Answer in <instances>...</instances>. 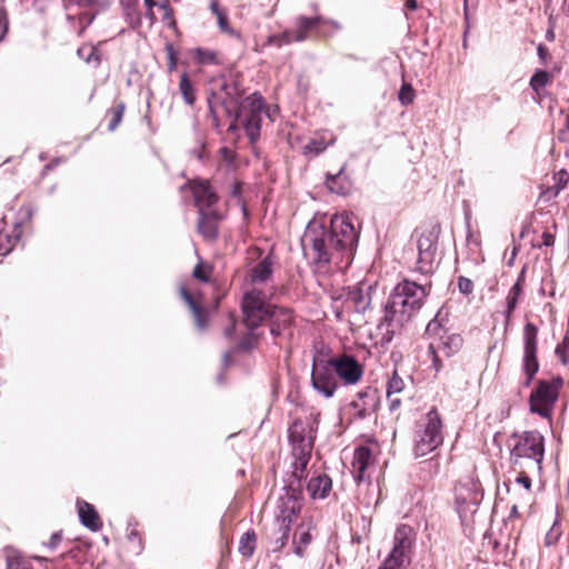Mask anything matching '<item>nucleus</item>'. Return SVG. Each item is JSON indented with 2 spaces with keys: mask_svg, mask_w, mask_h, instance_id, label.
<instances>
[{
  "mask_svg": "<svg viewBox=\"0 0 569 569\" xmlns=\"http://www.w3.org/2000/svg\"><path fill=\"white\" fill-rule=\"evenodd\" d=\"M358 238L349 217L337 214L331 218L329 229L317 221L310 222L301 238V246L313 271L327 276L350 266Z\"/></svg>",
  "mask_w": 569,
  "mask_h": 569,
  "instance_id": "1",
  "label": "nucleus"
},
{
  "mask_svg": "<svg viewBox=\"0 0 569 569\" xmlns=\"http://www.w3.org/2000/svg\"><path fill=\"white\" fill-rule=\"evenodd\" d=\"M427 296L426 286L409 280L398 283L385 307L380 326L388 328L403 326L421 309Z\"/></svg>",
  "mask_w": 569,
  "mask_h": 569,
  "instance_id": "2",
  "label": "nucleus"
},
{
  "mask_svg": "<svg viewBox=\"0 0 569 569\" xmlns=\"http://www.w3.org/2000/svg\"><path fill=\"white\" fill-rule=\"evenodd\" d=\"M318 421L305 422L300 419L293 421L289 428V441L292 447L293 473L301 478L310 460L313 448Z\"/></svg>",
  "mask_w": 569,
  "mask_h": 569,
  "instance_id": "3",
  "label": "nucleus"
},
{
  "mask_svg": "<svg viewBox=\"0 0 569 569\" xmlns=\"http://www.w3.org/2000/svg\"><path fill=\"white\" fill-rule=\"evenodd\" d=\"M443 441L442 422L436 409L422 417L416 428L413 451L416 457H425Z\"/></svg>",
  "mask_w": 569,
  "mask_h": 569,
  "instance_id": "4",
  "label": "nucleus"
},
{
  "mask_svg": "<svg viewBox=\"0 0 569 569\" xmlns=\"http://www.w3.org/2000/svg\"><path fill=\"white\" fill-rule=\"evenodd\" d=\"M545 456L543 437L538 431H527L517 438L510 459L515 466L541 469Z\"/></svg>",
  "mask_w": 569,
  "mask_h": 569,
  "instance_id": "5",
  "label": "nucleus"
},
{
  "mask_svg": "<svg viewBox=\"0 0 569 569\" xmlns=\"http://www.w3.org/2000/svg\"><path fill=\"white\" fill-rule=\"evenodd\" d=\"M274 295V287L250 288L242 299L243 321L248 328L253 329L270 318L272 306L268 303Z\"/></svg>",
  "mask_w": 569,
  "mask_h": 569,
  "instance_id": "6",
  "label": "nucleus"
},
{
  "mask_svg": "<svg viewBox=\"0 0 569 569\" xmlns=\"http://www.w3.org/2000/svg\"><path fill=\"white\" fill-rule=\"evenodd\" d=\"M376 287L367 281L359 282L353 287H349L346 299L343 301L345 310H336V317L338 320H345V311L351 312L353 319L348 318L349 322L360 323L362 316L370 308L372 292Z\"/></svg>",
  "mask_w": 569,
  "mask_h": 569,
  "instance_id": "7",
  "label": "nucleus"
},
{
  "mask_svg": "<svg viewBox=\"0 0 569 569\" xmlns=\"http://www.w3.org/2000/svg\"><path fill=\"white\" fill-rule=\"evenodd\" d=\"M263 108L264 103L262 97L252 93L244 98L237 107L236 111H233L251 143L256 142L260 136Z\"/></svg>",
  "mask_w": 569,
  "mask_h": 569,
  "instance_id": "8",
  "label": "nucleus"
},
{
  "mask_svg": "<svg viewBox=\"0 0 569 569\" xmlns=\"http://www.w3.org/2000/svg\"><path fill=\"white\" fill-rule=\"evenodd\" d=\"M562 383L561 377L540 380L529 397L530 411L550 419Z\"/></svg>",
  "mask_w": 569,
  "mask_h": 569,
  "instance_id": "9",
  "label": "nucleus"
},
{
  "mask_svg": "<svg viewBox=\"0 0 569 569\" xmlns=\"http://www.w3.org/2000/svg\"><path fill=\"white\" fill-rule=\"evenodd\" d=\"M327 26L333 30H339L341 28V24L338 21L325 19L320 16L313 18L299 17L296 21L295 29L283 32L280 44L305 41L312 33L322 32V28Z\"/></svg>",
  "mask_w": 569,
  "mask_h": 569,
  "instance_id": "10",
  "label": "nucleus"
},
{
  "mask_svg": "<svg viewBox=\"0 0 569 569\" xmlns=\"http://www.w3.org/2000/svg\"><path fill=\"white\" fill-rule=\"evenodd\" d=\"M212 98L231 114L240 104L243 89L233 76H222L212 81Z\"/></svg>",
  "mask_w": 569,
  "mask_h": 569,
  "instance_id": "11",
  "label": "nucleus"
},
{
  "mask_svg": "<svg viewBox=\"0 0 569 569\" xmlns=\"http://www.w3.org/2000/svg\"><path fill=\"white\" fill-rule=\"evenodd\" d=\"M313 389L326 398H331L337 390V377L330 359L315 357L311 371Z\"/></svg>",
  "mask_w": 569,
  "mask_h": 569,
  "instance_id": "12",
  "label": "nucleus"
},
{
  "mask_svg": "<svg viewBox=\"0 0 569 569\" xmlns=\"http://www.w3.org/2000/svg\"><path fill=\"white\" fill-rule=\"evenodd\" d=\"M537 336L538 328L528 322L523 327V357H522V372L525 375L523 386L529 387L539 370V362L537 358Z\"/></svg>",
  "mask_w": 569,
  "mask_h": 569,
  "instance_id": "13",
  "label": "nucleus"
},
{
  "mask_svg": "<svg viewBox=\"0 0 569 569\" xmlns=\"http://www.w3.org/2000/svg\"><path fill=\"white\" fill-rule=\"evenodd\" d=\"M483 499V491L479 481L469 478L456 488V502L459 511L473 512Z\"/></svg>",
  "mask_w": 569,
  "mask_h": 569,
  "instance_id": "14",
  "label": "nucleus"
},
{
  "mask_svg": "<svg viewBox=\"0 0 569 569\" xmlns=\"http://www.w3.org/2000/svg\"><path fill=\"white\" fill-rule=\"evenodd\" d=\"M335 368L336 377H338L345 385L351 386L360 381L363 369L361 365L349 355H341L330 359Z\"/></svg>",
  "mask_w": 569,
  "mask_h": 569,
  "instance_id": "15",
  "label": "nucleus"
},
{
  "mask_svg": "<svg viewBox=\"0 0 569 569\" xmlns=\"http://www.w3.org/2000/svg\"><path fill=\"white\" fill-rule=\"evenodd\" d=\"M437 232L433 230L422 232L417 241L418 260L417 270L421 273H429L437 251Z\"/></svg>",
  "mask_w": 569,
  "mask_h": 569,
  "instance_id": "16",
  "label": "nucleus"
},
{
  "mask_svg": "<svg viewBox=\"0 0 569 569\" xmlns=\"http://www.w3.org/2000/svg\"><path fill=\"white\" fill-rule=\"evenodd\" d=\"M413 541L415 532L412 528L408 525L399 526L395 532L393 548L390 553L410 562V552Z\"/></svg>",
  "mask_w": 569,
  "mask_h": 569,
  "instance_id": "17",
  "label": "nucleus"
},
{
  "mask_svg": "<svg viewBox=\"0 0 569 569\" xmlns=\"http://www.w3.org/2000/svg\"><path fill=\"white\" fill-rule=\"evenodd\" d=\"M274 259L272 254L266 256L256 266H253L248 274L251 288H268V283L272 278Z\"/></svg>",
  "mask_w": 569,
  "mask_h": 569,
  "instance_id": "18",
  "label": "nucleus"
},
{
  "mask_svg": "<svg viewBox=\"0 0 569 569\" xmlns=\"http://www.w3.org/2000/svg\"><path fill=\"white\" fill-rule=\"evenodd\" d=\"M462 346V338L460 335L451 333L441 336L438 342L430 343V350L433 353V365L436 370L438 371L440 368V362L438 359V353H442L446 357H451Z\"/></svg>",
  "mask_w": 569,
  "mask_h": 569,
  "instance_id": "19",
  "label": "nucleus"
},
{
  "mask_svg": "<svg viewBox=\"0 0 569 569\" xmlns=\"http://www.w3.org/2000/svg\"><path fill=\"white\" fill-rule=\"evenodd\" d=\"M221 216L213 209L199 211L198 231L207 241L218 238V224Z\"/></svg>",
  "mask_w": 569,
  "mask_h": 569,
  "instance_id": "20",
  "label": "nucleus"
},
{
  "mask_svg": "<svg viewBox=\"0 0 569 569\" xmlns=\"http://www.w3.org/2000/svg\"><path fill=\"white\" fill-rule=\"evenodd\" d=\"M278 508L280 513L277 517V522L284 525L288 521V526H290L292 518L300 511L301 502L295 493L287 491L280 497Z\"/></svg>",
  "mask_w": 569,
  "mask_h": 569,
  "instance_id": "21",
  "label": "nucleus"
},
{
  "mask_svg": "<svg viewBox=\"0 0 569 569\" xmlns=\"http://www.w3.org/2000/svg\"><path fill=\"white\" fill-rule=\"evenodd\" d=\"M192 193L199 211L211 209L213 203L217 201L216 193L212 191L211 186L206 181L194 182L192 186Z\"/></svg>",
  "mask_w": 569,
  "mask_h": 569,
  "instance_id": "22",
  "label": "nucleus"
},
{
  "mask_svg": "<svg viewBox=\"0 0 569 569\" xmlns=\"http://www.w3.org/2000/svg\"><path fill=\"white\" fill-rule=\"evenodd\" d=\"M351 408L355 410L353 417L356 419H365L371 416L377 408L375 395L370 392H359L357 399L351 402Z\"/></svg>",
  "mask_w": 569,
  "mask_h": 569,
  "instance_id": "23",
  "label": "nucleus"
},
{
  "mask_svg": "<svg viewBox=\"0 0 569 569\" xmlns=\"http://www.w3.org/2000/svg\"><path fill=\"white\" fill-rule=\"evenodd\" d=\"M372 463L371 450L367 447H359L355 450L352 460L353 478L360 482L366 479V471Z\"/></svg>",
  "mask_w": 569,
  "mask_h": 569,
  "instance_id": "24",
  "label": "nucleus"
},
{
  "mask_svg": "<svg viewBox=\"0 0 569 569\" xmlns=\"http://www.w3.org/2000/svg\"><path fill=\"white\" fill-rule=\"evenodd\" d=\"M269 319L271 321L270 332L273 336H281L283 330L290 326L292 316L290 310L274 307Z\"/></svg>",
  "mask_w": 569,
  "mask_h": 569,
  "instance_id": "25",
  "label": "nucleus"
},
{
  "mask_svg": "<svg viewBox=\"0 0 569 569\" xmlns=\"http://www.w3.org/2000/svg\"><path fill=\"white\" fill-rule=\"evenodd\" d=\"M78 513L81 523L92 531L101 528V521L92 505L86 501H78Z\"/></svg>",
  "mask_w": 569,
  "mask_h": 569,
  "instance_id": "26",
  "label": "nucleus"
},
{
  "mask_svg": "<svg viewBox=\"0 0 569 569\" xmlns=\"http://www.w3.org/2000/svg\"><path fill=\"white\" fill-rule=\"evenodd\" d=\"M180 293L193 315L196 326L199 330H203L207 327L208 312L196 302L193 297L184 288L180 289Z\"/></svg>",
  "mask_w": 569,
  "mask_h": 569,
  "instance_id": "27",
  "label": "nucleus"
},
{
  "mask_svg": "<svg viewBox=\"0 0 569 569\" xmlns=\"http://www.w3.org/2000/svg\"><path fill=\"white\" fill-rule=\"evenodd\" d=\"M332 487L331 479L327 475L313 477L308 482L307 489L312 498H325L328 496Z\"/></svg>",
  "mask_w": 569,
  "mask_h": 569,
  "instance_id": "28",
  "label": "nucleus"
},
{
  "mask_svg": "<svg viewBox=\"0 0 569 569\" xmlns=\"http://www.w3.org/2000/svg\"><path fill=\"white\" fill-rule=\"evenodd\" d=\"M525 278V272L522 271L516 283L510 288L508 296L506 298L507 309L505 311L506 322L508 323L512 317V313L518 305L519 298L522 295V281Z\"/></svg>",
  "mask_w": 569,
  "mask_h": 569,
  "instance_id": "29",
  "label": "nucleus"
},
{
  "mask_svg": "<svg viewBox=\"0 0 569 569\" xmlns=\"http://www.w3.org/2000/svg\"><path fill=\"white\" fill-rule=\"evenodd\" d=\"M311 541H312V536L310 533V528L309 527L305 528L303 526H300L297 529V531L293 536V540H292L295 553L298 557H303L305 550L311 543Z\"/></svg>",
  "mask_w": 569,
  "mask_h": 569,
  "instance_id": "30",
  "label": "nucleus"
},
{
  "mask_svg": "<svg viewBox=\"0 0 569 569\" xmlns=\"http://www.w3.org/2000/svg\"><path fill=\"white\" fill-rule=\"evenodd\" d=\"M123 14L130 27L136 29L141 24V14L138 10V0H119Z\"/></svg>",
  "mask_w": 569,
  "mask_h": 569,
  "instance_id": "31",
  "label": "nucleus"
},
{
  "mask_svg": "<svg viewBox=\"0 0 569 569\" xmlns=\"http://www.w3.org/2000/svg\"><path fill=\"white\" fill-rule=\"evenodd\" d=\"M555 183L551 187H548L543 191V196L550 200L556 198L561 190H563L569 181V173L566 170H560L553 176Z\"/></svg>",
  "mask_w": 569,
  "mask_h": 569,
  "instance_id": "32",
  "label": "nucleus"
},
{
  "mask_svg": "<svg viewBox=\"0 0 569 569\" xmlns=\"http://www.w3.org/2000/svg\"><path fill=\"white\" fill-rule=\"evenodd\" d=\"M326 184L331 192L337 194H345L348 191V182L342 176V170L337 174H327Z\"/></svg>",
  "mask_w": 569,
  "mask_h": 569,
  "instance_id": "33",
  "label": "nucleus"
},
{
  "mask_svg": "<svg viewBox=\"0 0 569 569\" xmlns=\"http://www.w3.org/2000/svg\"><path fill=\"white\" fill-rule=\"evenodd\" d=\"M179 91L188 104L196 101V91L187 73H182L179 81Z\"/></svg>",
  "mask_w": 569,
  "mask_h": 569,
  "instance_id": "34",
  "label": "nucleus"
},
{
  "mask_svg": "<svg viewBox=\"0 0 569 569\" xmlns=\"http://www.w3.org/2000/svg\"><path fill=\"white\" fill-rule=\"evenodd\" d=\"M256 545V535L253 531H247L242 535L239 542V552L244 557H250L253 553Z\"/></svg>",
  "mask_w": 569,
  "mask_h": 569,
  "instance_id": "35",
  "label": "nucleus"
},
{
  "mask_svg": "<svg viewBox=\"0 0 569 569\" xmlns=\"http://www.w3.org/2000/svg\"><path fill=\"white\" fill-rule=\"evenodd\" d=\"M168 2L169 0H143L144 18L149 21L150 26H153L157 21L154 8L160 10Z\"/></svg>",
  "mask_w": 569,
  "mask_h": 569,
  "instance_id": "36",
  "label": "nucleus"
},
{
  "mask_svg": "<svg viewBox=\"0 0 569 569\" xmlns=\"http://www.w3.org/2000/svg\"><path fill=\"white\" fill-rule=\"evenodd\" d=\"M515 483L523 488V492L520 493L518 502H528L530 499L531 479L525 472H520L516 478Z\"/></svg>",
  "mask_w": 569,
  "mask_h": 569,
  "instance_id": "37",
  "label": "nucleus"
},
{
  "mask_svg": "<svg viewBox=\"0 0 569 569\" xmlns=\"http://www.w3.org/2000/svg\"><path fill=\"white\" fill-rule=\"evenodd\" d=\"M551 80V76L549 72L545 70H538L530 79V87L535 92H539L542 88H545Z\"/></svg>",
  "mask_w": 569,
  "mask_h": 569,
  "instance_id": "38",
  "label": "nucleus"
},
{
  "mask_svg": "<svg viewBox=\"0 0 569 569\" xmlns=\"http://www.w3.org/2000/svg\"><path fill=\"white\" fill-rule=\"evenodd\" d=\"M210 8L217 17L218 26H219L220 30L224 33H232L233 31H232L231 27L229 26L228 16L222 10L219 9L218 3L216 1L211 2Z\"/></svg>",
  "mask_w": 569,
  "mask_h": 569,
  "instance_id": "39",
  "label": "nucleus"
},
{
  "mask_svg": "<svg viewBox=\"0 0 569 569\" xmlns=\"http://www.w3.org/2000/svg\"><path fill=\"white\" fill-rule=\"evenodd\" d=\"M278 532L279 536L273 542V551H280L287 543L290 532V526H288V521L284 522V525L278 523Z\"/></svg>",
  "mask_w": 569,
  "mask_h": 569,
  "instance_id": "40",
  "label": "nucleus"
},
{
  "mask_svg": "<svg viewBox=\"0 0 569 569\" xmlns=\"http://www.w3.org/2000/svg\"><path fill=\"white\" fill-rule=\"evenodd\" d=\"M398 98L402 106H408L412 103L415 100V90L412 86L403 81Z\"/></svg>",
  "mask_w": 569,
  "mask_h": 569,
  "instance_id": "41",
  "label": "nucleus"
},
{
  "mask_svg": "<svg viewBox=\"0 0 569 569\" xmlns=\"http://www.w3.org/2000/svg\"><path fill=\"white\" fill-rule=\"evenodd\" d=\"M18 240V236H10L6 232L0 231V253H9Z\"/></svg>",
  "mask_w": 569,
  "mask_h": 569,
  "instance_id": "42",
  "label": "nucleus"
},
{
  "mask_svg": "<svg viewBox=\"0 0 569 569\" xmlns=\"http://www.w3.org/2000/svg\"><path fill=\"white\" fill-rule=\"evenodd\" d=\"M410 562L399 559L397 556L389 553L379 569H406Z\"/></svg>",
  "mask_w": 569,
  "mask_h": 569,
  "instance_id": "43",
  "label": "nucleus"
},
{
  "mask_svg": "<svg viewBox=\"0 0 569 569\" xmlns=\"http://www.w3.org/2000/svg\"><path fill=\"white\" fill-rule=\"evenodd\" d=\"M327 144L321 139H312L308 143L303 146V153L305 154H311V156H318L323 150H326Z\"/></svg>",
  "mask_w": 569,
  "mask_h": 569,
  "instance_id": "44",
  "label": "nucleus"
},
{
  "mask_svg": "<svg viewBox=\"0 0 569 569\" xmlns=\"http://www.w3.org/2000/svg\"><path fill=\"white\" fill-rule=\"evenodd\" d=\"M557 357L563 365H569V336L566 335L562 341L556 347Z\"/></svg>",
  "mask_w": 569,
  "mask_h": 569,
  "instance_id": "45",
  "label": "nucleus"
},
{
  "mask_svg": "<svg viewBox=\"0 0 569 569\" xmlns=\"http://www.w3.org/2000/svg\"><path fill=\"white\" fill-rule=\"evenodd\" d=\"M403 380L395 375L390 381L388 382V389H387V396L390 398L391 396H395L402 391L403 389Z\"/></svg>",
  "mask_w": 569,
  "mask_h": 569,
  "instance_id": "46",
  "label": "nucleus"
},
{
  "mask_svg": "<svg viewBox=\"0 0 569 569\" xmlns=\"http://www.w3.org/2000/svg\"><path fill=\"white\" fill-rule=\"evenodd\" d=\"M111 112H112V119L110 120V123H109V130L113 131V130H116V128L119 126V123L122 120V116L124 112V104L119 103L111 110Z\"/></svg>",
  "mask_w": 569,
  "mask_h": 569,
  "instance_id": "47",
  "label": "nucleus"
},
{
  "mask_svg": "<svg viewBox=\"0 0 569 569\" xmlns=\"http://www.w3.org/2000/svg\"><path fill=\"white\" fill-rule=\"evenodd\" d=\"M78 56L86 60V62L90 63L94 60L98 63L99 59L96 54V50L92 47H81L77 51Z\"/></svg>",
  "mask_w": 569,
  "mask_h": 569,
  "instance_id": "48",
  "label": "nucleus"
},
{
  "mask_svg": "<svg viewBox=\"0 0 569 569\" xmlns=\"http://www.w3.org/2000/svg\"><path fill=\"white\" fill-rule=\"evenodd\" d=\"M7 569H32V567L19 557H10L7 560Z\"/></svg>",
  "mask_w": 569,
  "mask_h": 569,
  "instance_id": "49",
  "label": "nucleus"
},
{
  "mask_svg": "<svg viewBox=\"0 0 569 569\" xmlns=\"http://www.w3.org/2000/svg\"><path fill=\"white\" fill-rule=\"evenodd\" d=\"M160 11L162 12V21L164 23H167L169 27H174L176 26V21L173 19V10L172 8L170 7L169 2L166 3L161 9Z\"/></svg>",
  "mask_w": 569,
  "mask_h": 569,
  "instance_id": "50",
  "label": "nucleus"
},
{
  "mask_svg": "<svg viewBox=\"0 0 569 569\" xmlns=\"http://www.w3.org/2000/svg\"><path fill=\"white\" fill-rule=\"evenodd\" d=\"M196 58L200 63H211L216 60L213 52L201 49L196 50Z\"/></svg>",
  "mask_w": 569,
  "mask_h": 569,
  "instance_id": "51",
  "label": "nucleus"
},
{
  "mask_svg": "<svg viewBox=\"0 0 569 569\" xmlns=\"http://www.w3.org/2000/svg\"><path fill=\"white\" fill-rule=\"evenodd\" d=\"M458 288L461 293L470 295L473 290V283L469 278L459 277L458 279Z\"/></svg>",
  "mask_w": 569,
  "mask_h": 569,
  "instance_id": "52",
  "label": "nucleus"
},
{
  "mask_svg": "<svg viewBox=\"0 0 569 569\" xmlns=\"http://www.w3.org/2000/svg\"><path fill=\"white\" fill-rule=\"evenodd\" d=\"M168 53V70L171 72L177 68V57L172 44L167 46Z\"/></svg>",
  "mask_w": 569,
  "mask_h": 569,
  "instance_id": "53",
  "label": "nucleus"
},
{
  "mask_svg": "<svg viewBox=\"0 0 569 569\" xmlns=\"http://www.w3.org/2000/svg\"><path fill=\"white\" fill-rule=\"evenodd\" d=\"M193 277L201 281H208L209 276L201 263H198L193 269Z\"/></svg>",
  "mask_w": 569,
  "mask_h": 569,
  "instance_id": "54",
  "label": "nucleus"
},
{
  "mask_svg": "<svg viewBox=\"0 0 569 569\" xmlns=\"http://www.w3.org/2000/svg\"><path fill=\"white\" fill-rule=\"evenodd\" d=\"M537 52L541 62L547 63V60L550 58L549 50L543 44H539L537 48Z\"/></svg>",
  "mask_w": 569,
  "mask_h": 569,
  "instance_id": "55",
  "label": "nucleus"
},
{
  "mask_svg": "<svg viewBox=\"0 0 569 569\" xmlns=\"http://www.w3.org/2000/svg\"><path fill=\"white\" fill-rule=\"evenodd\" d=\"M559 538V533L556 532L555 530H550L547 535H546V545L547 546H551L553 543H556V541L558 540Z\"/></svg>",
  "mask_w": 569,
  "mask_h": 569,
  "instance_id": "56",
  "label": "nucleus"
},
{
  "mask_svg": "<svg viewBox=\"0 0 569 569\" xmlns=\"http://www.w3.org/2000/svg\"><path fill=\"white\" fill-rule=\"evenodd\" d=\"M60 541H61V535H60V533H58V532H56V533H53V535L50 537V539H49V541H48L47 546H48L49 548L53 549V548H56V547L59 545V542H60Z\"/></svg>",
  "mask_w": 569,
  "mask_h": 569,
  "instance_id": "57",
  "label": "nucleus"
},
{
  "mask_svg": "<svg viewBox=\"0 0 569 569\" xmlns=\"http://www.w3.org/2000/svg\"><path fill=\"white\" fill-rule=\"evenodd\" d=\"M558 138L561 141L569 140V117H567V119H566V129H563L559 132Z\"/></svg>",
  "mask_w": 569,
  "mask_h": 569,
  "instance_id": "58",
  "label": "nucleus"
},
{
  "mask_svg": "<svg viewBox=\"0 0 569 569\" xmlns=\"http://www.w3.org/2000/svg\"><path fill=\"white\" fill-rule=\"evenodd\" d=\"M542 239H543V242H542V243H543L545 246H547V247L552 246V244H553V242H555V238H553V236H552L551 233H549V232H543V234H542Z\"/></svg>",
  "mask_w": 569,
  "mask_h": 569,
  "instance_id": "59",
  "label": "nucleus"
},
{
  "mask_svg": "<svg viewBox=\"0 0 569 569\" xmlns=\"http://www.w3.org/2000/svg\"><path fill=\"white\" fill-rule=\"evenodd\" d=\"M389 401H390V408L391 410H395L397 407H399L400 405V399L399 398H396L393 396H391L390 398H388Z\"/></svg>",
  "mask_w": 569,
  "mask_h": 569,
  "instance_id": "60",
  "label": "nucleus"
},
{
  "mask_svg": "<svg viewBox=\"0 0 569 569\" xmlns=\"http://www.w3.org/2000/svg\"><path fill=\"white\" fill-rule=\"evenodd\" d=\"M405 6L410 10L417 9V1L416 0H406Z\"/></svg>",
  "mask_w": 569,
  "mask_h": 569,
  "instance_id": "61",
  "label": "nucleus"
},
{
  "mask_svg": "<svg viewBox=\"0 0 569 569\" xmlns=\"http://www.w3.org/2000/svg\"><path fill=\"white\" fill-rule=\"evenodd\" d=\"M81 6H90L94 2V0H77Z\"/></svg>",
  "mask_w": 569,
  "mask_h": 569,
  "instance_id": "62",
  "label": "nucleus"
},
{
  "mask_svg": "<svg viewBox=\"0 0 569 569\" xmlns=\"http://www.w3.org/2000/svg\"><path fill=\"white\" fill-rule=\"evenodd\" d=\"M209 107H210V112H211V114H213V116H214V112H216V111H214V107H213V101H212L211 99H209Z\"/></svg>",
  "mask_w": 569,
  "mask_h": 569,
  "instance_id": "63",
  "label": "nucleus"
},
{
  "mask_svg": "<svg viewBox=\"0 0 569 569\" xmlns=\"http://www.w3.org/2000/svg\"><path fill=\"white\" fill-rule=\"evenodd\" d=\"M518 511V503H513L511 508V515H516Z\"/></svg>",
  "mask_w": 569,
  "mask_h": 569,
  "instance_id": "64",
  "label": "nucleus"
}]
</instances>
